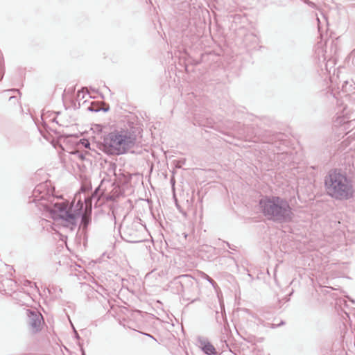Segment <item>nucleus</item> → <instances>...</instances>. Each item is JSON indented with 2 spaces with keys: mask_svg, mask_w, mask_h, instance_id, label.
<instances>
[{
  "mask_svg": "<svg viewBox=\"0 0 355 355\" xmlns=\"http://www.w3.org/2000/svg\"><path fill=\"white\" fill-rule=\"evenodd\" d=\"M42 188V185H38L35 188L33 192V202L44 216L50 217L55 221H61L64 226L70 227L71 230L76 226L80 218L84 225L87 226L88 217L82 212L83 203L78 202L76 207H79L73 210L63 199L53 198L52 200H46L44 198V195H41Z\"/></svg>",
  "mask_w": 355,
  "mask_h": 355,
  "instance_id": "1",
  "label": "nucleus"
},
{
  "mask_svg": "<svg viewBox=\"0 0 355 355\" xmlns=\"http://www.w3.org/2000/svg\"><path fill=\"white\" fill-rule=\"evenodd\" d=\"M324 187L327 195L336 200H347L354 195L352 180L338 169L329 171L324 178Z\"/></svg>",
  "mask_w": 355,
  "mask_h": 355,
  "instance_id": "2",
  "label": "nucleus"
},
{
  "mask_svg": "<svg viewBox=\"0 0 355 355\" xmlns=\"http://www.w3.org/2000/svg\"><path fill=\"white\" fill-rule=\"evenodd\" d=\"M261 213L268 220L277 223H288L292 220L293 213L285 199L279 196H264L259 200Z\"/></svg>",
  "mask_w": 355,
  "mask_h": 355,
  "instance_id": "3",
  "label": "nucleus"
},
{
  "mask_svg": "<svg viewBox=\"0 0 355 355\" xmlns=\"http://www.w3.org/2000/svg\"><path fill=\"white\" fill-rule=\"evenodd\" d=\"M136 135L128 129L114 130L103 139L101 149L109 155L125 154L136 143Z\"/></svg>",
  "mask_w": 355,
  "mask_h": 355,
  "instance_id": "4",
  "label": "nucleus"
},
{
  "mask_svg": "<svg viewBox=\"0 0 355 355\" xmlns=\"http://www.w3.org/2000/svg\"><path fill=\"white\" fill-rule=\"evenodd\" d=\"M345 91L331 90L329 92L328 97L331 96L336 103V109L338 110L336 112V122L343 125L345 130L352 128L351 130H348L346 132V135L347 139L352 138L354 139H355V130H354V128H355V116H353V114H349L347 110V105H345V102L348 99V96L345 94Z\"/></svg>",
  "mask_w": 355,
  "mask_h": 355,
  "instance_id": "5",
  "label": "nucleus"
},
{
  "mask_svg": "<svg viewBox=\"0 0 355 355\" xmlns=\"http://www.w3.org/2000/svg\"><path fill=\"white\" fill-rule=\"evenodd\" d=\"M62 101L65 106L73 109H78L80 106L81 101L85 103L86 96H90L97 90H63Z\"/></svg>",
  "mask_w": 355,
  "mask_h": 355,
  "instance_id": "6",
  "label": "nucleus"
},
{
  "mask_svg": "<svg viewBox=\"0 0 355 355\" xmlns=\"http://www.w3.org/2000/svg\"><path fill=\"white\" fill-rule=\"evenodd\" d=\"M26 315L28 317V324L31 327L32 332L37 333L42 329L43 317L41 313L37 311L27 309Z\"/></svg>",
  "mask_w": 355,
  "mask_h": 355,
  "instance_id": "7",
  "label": "nucleus"
},
{
  "mask_svg": "<svg viewBox=\"0 0 355 355\" xmlns=\"http://www.w3.org/2000/svg\"><path fill=\"white\" fill-rule=\"evenodd\" d=\"M198 343L201 349L207 355L216 354L215 347L205 338L199 337Z\"/></svg>",
  "mask_w": 355,
  "mask_h": 355,
  "instance_id": "8",
  "label": "nucleus"
},
{
  "mask_svg": "<svg viewBox=\"0 0 355 355\" xmlns=\"http://www.w3.org/2000/svg\"><path fill=\"white\" fill-rule=\"evenodd\" d=\"M135 226L134 224H132L130 226L127 225L123 228V233L128 236V239H129L130 242H136L135 239H137V232L134 230Z\"/></svg>",
  "mask_w": 355,
  "mask_h": 355,
  "instance_id": "9",
  "label": "nucleus"
},
{
  "mask_svg": "<svg viewBox=\"0 0 355 355\" xmlns=\"http://www.w3.org/2000/svg\"><path fill=\"white\" fill-rule=\"evenodd\" d=\"M88 110L92 112H99L100 110H103L104 112H107L108 110V108H101L98 106H96L94 105H91L88 107Z\"/></svg>",
  "mask_w": 355,
  "mask_h": 355,
  "instance_id": "10",
  "label": "nucleus"
},
{
  "mask_svg": "<svg viewBox=\"0 0 355 355\" xmlns=\"http://www.w3.org/2000/svg\"><path fill=\"white\" fill-rule=\"evenodd\" d=\"M204 277L206 279L212 286H214L216 282L207 275L204 274Z\"/></svg>",
  "mask_w": 355,
  "mask_h": 355,
  "instance_id": "11",
  "label": "nucleus"
},
{
  "mask_svg": "<svg viewBox=\"0 0 355 355\" xmlns=\"http://www.w3.org/2000/svg\"><path fill=\"white\" fill-rule=\"evenodd\" d=\"M17 100H18V98L17 96H9V101L10 102L15 103V101H17Z\"/></svg>",
  "mask_w": 355,
  "mask_h": 355,
  "instance_id": "12",
  "label": "nucleus"
},
{
  "mask_svg": "<svg viewBox=\"0 0 355 355\" xmlns=\"http://www.w3.org/2000/svg\"><path fill=\"white\" fill-rule=\"evenodd\" d=\"M8 283L10 284V286H12V285H15V282H14L11 279H8L7 280Z\"/></svg>",
  "mask_w": 355,
  "mask_h": 355,
  "instance_id": "13",
  "label": "nucleus"
},
{
  "mask_svg": "<svg viewBox=\"0 0 355 355\" xmlns=\"http://www.w3.org/2000/svg\"><path fill=\"white\" fill-rule=\"evenodd\" d=\"M146 335L150 337L151 338L154 339L155 340H156V339L153 336H150V334H146Z\"/></svg>",
  "mask_w": 355,
  "mask_h": 355,
  "instance_id": "14",
  "label": "nucleus"
},
{
  "mask_svg": "<svg viewBox=\"0 0 355 355\" xmlns=\"http://www.w3.org/2000/svg\"><path fill=\"white\" fill-rule=\"evenodd\" d=\"M226 244H227V245L230 249H233L232 248H231V246H230V243H227Z\"/></svg>",
  "mask_w": 355,
  "mask_h": 355,
  "instance_id": "15",
  "label": "nucleus"
},
{
  "mask_svg": "<svg viewBox=\"0 0 355 355\" xmlns=\"http://www.w3.org/2000/svg\"><path fill=\"white\" fill-rule=\"evenodd\" d=\"M14 92H16L17 94H19V89H17V90H13Z\"/></svg>",
  "mask_w": 355,
  "mask_h": 355,
  "instance_id": "16",
  "label": "nucleus"
},
{
  "mask_svg": "<svg viewBox=\"0 0 355 355\" xmlns=\"http://www.w3.org/2000/svg\"><path fill=\"white\" fill-rule=\"evenodd\" d=\"M83 355H85L84 352H83Z\"/></svg>",
  "mask_w": 355,
  "mask_h": 355,
  "instance_id": "17",
  "label": "nucleus"
}]
</instances>
